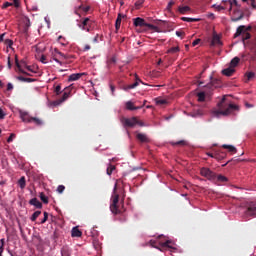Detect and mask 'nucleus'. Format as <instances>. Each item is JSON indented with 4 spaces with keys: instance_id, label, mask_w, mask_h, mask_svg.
Masks as SVG:
<instances>
[{
    "instance_id": "1",
    "label": "nucleus",
    "mask_w": 256,
    "mask_h": 256,
    "mask_svg": "<svg viewBox=\"0 0 256 256\" xmlns=\"http://www.w3.org/2000/svg\"><path fill=\"white\" fill-rule=\"evenodd\" d=\"M218 110L213 111V115L215 117H219L223 115L224 117H227V115H231V113H235V111H239V106L230 103L227 100V96H223L221 101L217 104Z\"/></svg>"
},
{
    "instance_id": "2",
    "label": "nucleus",
    "mask_w": 256,
    "mask_h": 256,
    "mask_svg": "<svg viewBox=\"0 0 256 256\" xmlns=\"http://www.w3.org/2000/svg\"><path fill=\"white\" fill-rule=\"evenodd\" d=\"M111 201L112 203L110 204V211L114 215H119L121 213V210L119 209V194H117V184H115Z\"/></svg>"
},
{
    "instance_id": "3",
    "label": "nucleus",
    "mask_w": 256,
    "mask_h": 256,
    "mask_svg": "<svg viewBox=\"0 0 256 256\" xmlns=\"http://www.w3.org/2000/svg\"><path fill=\"white\" fill-rule=\"evenodd\" d=\"M134 25L135 27H146L150 31H155L156 33H159V27L145 22V19L141 17H137L134 19Z\"/></svg>"
},
{
    "instance_id": "4",
    "label": "nucleus",
    "mask_w": 256,
    "mask_h": 256,
    "mask_svg": "<svg viewBox=\"0 0 256 256\" xmlns=\"http://www.w3.org/2000/svg\"><path fill=\"white\" fill-rule=\"evenodd\" d=\"M121 123L123 127H135V125H139L140 127H143V122L139 121L137 117L132 118H122Z\"/></svg>"
},
{
    "instance_id": "5",
    "label": "nucleus",
    "mask_w": 256,
    "mask_h": 256,
    "mask_svg": "<svg viewBox=\"0 0 256 256\" xmlns=\"http://www.w3.org/2000/svg\"><path fill=\"white\" fill-rule=\"evenodd\" d=\"M200 175L208 179V181H217V174L207 167L200 169Z\"/></svg>"
},
{
    "instance_id": "6",
    "label": "nucleus",
    "mask_w": 256,
    "mask_h": 256,
    "mask_svg": "<svg viewBox=\"0 0 256 256\" xmlns=\"http://www.w3.org/2000/svg\"><path fill=\"white\" fill-rule=\"evenodd\" d=\"M242 35V41H248V39H251V33L245 31V26L241 25L237 28L236 33L234 34V37L237 38Z\"/></svg>"
},
{
    "instance_id": "7",
    "label": "nucleus",
    "mask_w": 256,
    "mask_h": 256,
    "mask_svg": "<svg viewBox=\"0 0 256 256\" xmlns=\"http://www.w3.org/2000/svg\"><path fill=\"white\" fill-rule=\"evenodd\" d=\"M243 17H245V13H243V11H241L239 9H235L232 13L231 21L233 23H237V21H241V19H243Z\"/></svg>"
},
{
    "instance_id": "8",
    "label": "nucleus",
    "mask_w": 256,
    "mask_h": 256,
    "mask_svg": "<svg viewBox=\"0 0 256 256\" xmlns=\"http://www.w3.org/2000/svg\"><path fill=\"white\" fill-rule=\"evenodd\" d=\"M78 27L82 29V31L89 32L91 29V19L85 18L82 22L78 24Z\"/></svg>"
},
{
    "instance_id": "9",
    "label": "nucleus",
    "mask_w": 256,
    "mask_h": 256,
    "mask_svg": "<svg viewBox=\"0 0 256 256\" xmlns=\"http://www.w3.org/2000/svg\"><path fill=\"white\" fill-rule=\"evenodd\" d=\"M147 103V100H144L143 105L141 106H135L133 104V102L128 101L126 102V109H128V111H137L138 109H143V107H145V104Z\"/></svg>"
},
{
    "instance_id": "10",
    "label": "nucleus",
    "mask_w": 256,
    "mask_h": 256,
    "mask_svg": "<svg viewBox=\"0 0 256 256\" xmlns=\"http://www.w3.org/2000/svg\"><path fill=\"white\" fill-rule=\"evenodd\" d=\"M15 65L17 69H19L20 73H23L24 75H30L22 69V67H27L25 61L21 60V63H19V59L17 58V56H15Z\"/></svg>"
},
{
    "instance_id": "11",
    "label": "nucleus",
    "mask_w": 256,
    "mask_h": 256,
    "mask_svg": "<svg viewBox=\"0 0 256 256\" xmlns=\"http://www.w3.org/2000/svg\"><path fill=\"white\" fill-rule=\"evenodd\" d=\"M245 214L248 217H255L256 216V204L251 203L245 211Z\"/></svg>"
},
{
    "instance_id": "12",
    "label": "nucleus",
    "mask_w": 256,
    "mask_h": 256,
    "mask_svg": "<svg viewBox=\"0 0 256 256\" xmlns=\"http://www.w3.org/2000/svg\"><path fill=\"white\" fill-rule=\"evenodd\" d=\"M19 115H20V118L23 121V123H31L32 117L29 116V113H27V112H25L23 110H20L19 111Z\"/></svg>"
},
{
    "instance_id": "13",
    "label": "nucleus",
    "mask_w": 256,
    "mask_h": 256,
    "mask_svg": "<svg viewBox=\"0 0 256 256\" xmlns=\"http://www.w3.org/2000/svg\"><path fill=\"white\" fill-rule=\"evenodd\" d=\"M207 89H216V87H219V80L218 79H213L211 77V82L208 83L206 86H205Z\"/></svg>"
},
{
    "instance_id": "14",
    "label": "nucleus",
    "mask_w": 256,
    "mask_h": 256,
    "mask_svg": "<svg viewBox=\"0 0 256 256\" xmlns=\"http://www.w3.org/2000/svg\"><path fill=\"white\" fill-rule=\"evenodd\" d=\"M69 97H71V86L66 87L64 89V93H63V96L60 99V101H62V103H63L64 101H67V99H69Z\"/></svg>"
},
{
    "instance_id": "15",
    "label": "nucleus",
    "mask_w": 256,
    "mask_h": 256,
    "mask_svg": "<svg viewBox=\"0 0 256 256\" xmlns=\"http://www.w3.org/2000/svg\"><path fill=\"white\" fill-rule=\"evenodd\" d=\"M135 77H136L135 83L125 86L124 87L125 91H129V89H135V87H139V83H143L141 79L137 77V75Z\"/></svg>"
},
{
    "instance_id": "16",
    "label": "nucleus",
    "mask_w": 256,
    "mask_h": 256,
    "mask_svg": "<svg viewBox=\"0 0 256 256\" xmlns=\"http://www.w3.org/2000/svg\"><path fill=\"white\" fill-rule=\"evenodd\" d=\"M211 47H215V45H223V43L221 42V38L219 37V35L214 34L212 37V41H211Z\"/></svg>"
},
{
    "instance_id": "17",
    "label": "nucleus",
    "mask_w": 256,
    "mask_h": 256,
    "mask_svg": "<svg viewBox=\"0 0 256 256\" xmlns=\"http://www.w3.org/2000/svg\"><path fill=\"white\" fill-rule=\"evenodd\" d=\"M30 205H33L36 207V209H43V204L37 199V198H32L29 201Z\"/></svg>"
},
{
    "instance_id": "18",
    "label": "nucleus",
    "mask_w": 256,
    "mask_h": 256,
    "mask_svg": "<svg viewBox=\"0 0 256 256\" xmlns=\"http://www.w3.org/2000/svg\"><path fill=\"white\" fill-rule=\"evenodd\" d=\"M136 139H138L140 143H149V138L143 133H137Z\"/></svg>"
},
{
    "instance_id": "19",
    "label": "nucleus",
    "mask_w": 256,
    "mask_h": 256,
    "mask_svg": "<svg viewBox=\"0 0 256 256\" xmlns=\"http://www.w3.org/2000/svg\"><path fill=\"white\" fill-rule=\"evenodd\" d=\"M83 75H85V73H75V74H71L68 78V81H79V79H81V77H83Z\"/></svg>"
},
{
    "instance_id": "20",
    "label": "nucleus",
    "mask_w": 256,
    "mask_h": 256,
    "mask_svg": "<svg viewBox=\"0 0 256 256\" xmlns=\"http://www.w3.org/2000/svg\"><path fill=\"white\" fill-rule=\"evenodd\" d=\"M235 73V68L229 66L228 68L222 70V74H224L226 77H231Z\"/></svg>"
},
{
    "instance_id": "21",
    "label": "nucleus",
    "mask_w": 256,
    "mask_h": 256,
    "mask_svg": "<svg viewBox=\"0 0 256 256\" xmlns=\"http://www.w3.org/2000/svg\"><path fill=\"white\" fill-rule=\"evenodd\" d=\"M71 235L72 237H81L83 235V232H81V230H79V227L76 226L72 228Z\"/></svg>"
},
{
    "instance_id": "22",
    "label": "nucleus",
    "mask_w": 256,
    "mask_h": 256,
    "mask_svg": "<svg viewBox=\"0 0 256 256\" xmlns=\"http://www.w3.org/2000/svg\"><path fill=\"white\" fill-rule=\"evenodd\" d=\"M17 79H18V81H22L24 83H34V81H37V79L25 78L23 76H18Z\"/></svg>"
},
{
    "instance_id": "23",
    "label": "nucleus",
    "mask_w": 256,
    "mask_h": 256,
    "mask_svg": "<svg viewBox=\"0 0 256 256\" xmlns=\"http://www.w3.org/2000/svg\"><path fill=\"white\" fill-rule=\"evenodd\" d=\"M205 111L203 109H194L192 117H203Z\"/></svg>"
},
{
    "instance_id": "24",
    "label": "nucleus",
    "mask_w": 256,
    "mask_h": 256,
    "mask_svg": "<svg viewBox=\"0 0 256 256\" xmlns=\"http://www.w3.org/2000/svg\"><path fill=\"white\" fill-rule=\"evenodd\" d=\"M239 61H241L239 57H234L230 62V67H232V69H235V67L239 65Z\"/></svg>"
},
{
    "instance_id": "25",
    "label": "nucleus",
    "mask_w": 256,
    "mask_h": 256,
    "mask_svg": "<svg viewBox=\"0 0 256 256\" xmlns=\"http://www.w3.org/2000/svg\"><path fill=\"white\" fill-rule=\"evenodd\" d=\"M222 147L223 149H228L229 153H237V148H235L233 145L224 144Z\"/></svg>"
},
{
    "instance_id": "26",
    "label": "nucleus",
    "mask_w": 256,
    "mask_h": 256,
    "mask_svg": "<svg viewBox=\"0 0 256 256\" xmlns=\"http://www.w3.org/2000/svg\"><path fill=\"white\" fill-rule=\"evenodd\" d=\"M18 185L20 187V189H25L26 185H27V181L25 180V176H22L19 180H18Z\"/></svg>"
},
{
    "instance_id": "27",
    "label": "nucleus",
    "mask_w": 256,
    "mask_h": 256,
    "mask_svg": "<svg viewBox=\"0 0 256 256\" xmlns=\"http://www.w3.org/2000/svg\"><path fill=\"white\" fill-rule=\"evenodd\" d=\"M178 11L182 15H185L188 11H191V8L189 6H179Z\"/></svg>"
},
{
    "instance_id": "28",
    "label": "nucleus",
    "mask_w": 256,
    "mask_h": 256,
    "mask_svg": "<svg viewBox=\"0 0 256 256\" xmlns=\"http://www.w3.org/2000/svg\"><path fill=\"white\" fill-rule=\"evenodd\" d=\"M122 15L121 14H118V17L116 19V22H115V28L117 31H119V29H121V19H122Z\"/></svg>"
},
{
    "instance_id": "29",
    "label": "nucleus",
    "mask_w": 256,
    "mask_h": 256,
    "mask_svg": "<svg viewBox=\"0 0 256 256\" xmlns=\"http://www.w3.org/2000/svg\"><path fill=\"white\" fill-rule=\"evenodd\" d=\"M156 105H167V100L163 98H155Z\"/></svg>"
},
{
    "instance_id": "30",
    "label": "nucleus",
    "mask_w": 256,
    "mask_h": 256,
    "mask_svg": "<svg viewBox=\"0 0 256 256\" xmlns=\"http://www.w3.org/2000/svg\"><path fill=\"white\" fill-rule=\"evenodd\" d=\"M216 180L219 182V183H226V181H228L227 177L223 176V175H218L216 176Z\"/></svg>"
},
{
    "instance_id": "31",
    "label": "nucleus",
    "mask_w": 256,
    "mask_h": 256,
    "mask_svg": "<svg viewBox=\"0 0 256 256\" xmlns=\"http://www.w3.org/2000/svg\"><path fill=\"white\" fill-rule=\"evenodd\" d=\"M144 3H145V0H137L134 4L135 9H141Z\"/></svg>"
},
{
    "instance_id": "32",
    "label": "nucleus",
    "mask_w": 256,
    "mask_h": 256,
    "mask_svg": "<svg viewBox=\"0 0 256 256\" xmlns=\"http://www.w3.org/2000/svg\"><path fill=\"white\" fill-rule=\"evenodd\" d=\"M182 21H186L187 23H195L196 21H199V19L195 18H189V17H182Z\"/></svg>"
},
{
    "instance_id": "33",
    "label": "nucleus",
    "mask_w": 256,
    "mask_h": 256,
    "mask_svg": "<svg viewBox=\"0 0 256 256\" xmlns=\"http://www.w3.org/2000/svg\"><path fill=\"white\" fill-rule=\"evenodd\" d=\"M242 1L245 3V1H247V0H242ZM229 3H230L229 11H231V9H233V5H235L236 7H239V3H237V0H230Z\"/></svg>"
},
{
    "instance_id": "34",
    "label": "nucleus",
    "mask_w": 256,
    "mask_h": 256,
    "mask_svg": "<svg viewBox=\"0 0 256 256\" xmlns=\"http://www.w3.org/2000/svg\"><path fill=\"white\" fill-rule=\"evenodd\" d=\"M197 97H198V101H199L200 103H203V101H205V92H199V93L197 94Z\"/></svg>"
},
{
    "instance_id": "35",
    "label": "nucleus",
    "mask_w": 256,
    "mask_h": 256,
    "mask_svg": "<svg viewBox=\"0 0 256 256\" xmlns=\"http://www.w3.org/2000/svg\"><path fill=\"white\" fill-rule=\"evenodd\" d=\"M113 171H115V166L109 164V166L107 167V170H106L107 175H112Z\"/></svg>"
},
{
    "instance_id": "36",
    "label": "nucleus",
    "mask_w": 256,
    "mask_h": 256,
    "mask_svg": "<svg viewBox=\"0 0 256 256\" xmlns=\"http://www.w3.org/2000/svg\"><path fill=\"white\" fill-rule=\"evenodd\" d=\"M39 215H41V211L38 210V211L34 212L30 218L31 221H37V218L39 217Z\"/></svg>"
},
{
    "instance_id": "37",
    "label": "nucleus",
    "mask_w": 256,
    "mask_h": 256,
    "mask_svg": "<svg viewBox=\"0 0 256 256\" xmlns=\"http://www.w3.org/2000/svg\"><path fill=\"white\" fill-rule=\"evenodd\" d=\"M40 199L43 201L46 205L49 203V198L45 195V193H40Z\"/></svg>"
},
{
    "instance_id": "38",
    "label": "nucleus",
    "mask_w": 256,
    "mask_h": 256,
    "mask_svg": "<svg viewBox=\"0 0 256 256\" xmlns=\"http://www.w3.org/2000/svg\"><path fill=\"white\" fill-rule=\"evenodd\" d=\"M31 123H35V125H43V121H41V119L35 118V117L31 118Z\"/></svg>"
},
{
    "instance_id": "39",
    "label": "nucleus",
    "mask_w": 256,
    "mask_h": 256,
    "mask_svg": "<svg viewBox=\"0 0 256 256\" xmlns=\"http://www.w3.org/2000/svg\"><path fill=\"white\" fill-rule=\"evenodd\" d=\"M179 51H180L179 46H176L168 49L167 53L175 54V53H179Z\"/></svg>"
},
{
    "instance_id": "40",
    "label": "nucleus",
    "mask_w": 256,
    "mask_h": 256,
    "mask_svg": "<svg viewBox=\"0 0 256 256\" xmlns=\"http://www.w3.org/2000/svg\"><path fill=\"white\" fill-rule=\"evenodd\" d=\"M61 103H63V101H61V99L60 100H56V101L51 102L50 106L51 107H57V106L61 105Z\"/></svg>"
},
{
    "instance_id": "41",
    "label": "nucleus",
    "mask_w": 256,
    "mask_h": 256,
    "mask_svg": "<svg viewBox=\"0 0 256 256\" xmlns=\"http://www.w3.org/2000/svg\"><path fill=\"white\" fill-rule=\"evenodd\" d=\"M4 43H5V45L7 46V47H13V40H11V39H6L5 41H4Z\"/></svg>"
},
{
    "instance_id": "42",
    "label": "nucleus",
    "mask_w": 256,
    "mask_h": 256,
    "mask_svg": "<svg viewBox=\"0 0 256 256\" xmlns=\"http://www.w3.org/2000/svg\"><path fill=\"white\" fill-rule=\"evenodd\" d=\"M117 63V58L114 56L108 60V65H115Z\"/></svg>"
},
{
    "instance_id": "43",
    "label": "nucleus",
    "mask_w": 256,
    "mask_h": 256,
    "mask_svg": "<svg viewBox=\"0 0 256 256\" xmlns=\"http://www.w3.org/2000/svg\"><path fill=\"white\" fill-rule=\"evenodd\" d=\"M246 77H247L248 81H251V79H253V77H255V73L248 72V73H246Z\"/></svg>"
},
{
    "instance_id": "44",
    "label": "nucleus",
    "mask_w": 256,
    "mask_h": 256,
    "mask_svg": "<svg viewBox=\"0 0 256 256\" xmlns=\"http://www.w3.org/2000/svg\"><path fill=\"white\" fill-rule=\"evenodd\" d=\"M47 219H49V213L44 212V218L41 221V224L43 225V223H47Z\"/></svg>"
},
{
    "instance_id": "45",
    "label": "nucleus",
    "mask_w": 256,
    "mask_h": 256,
    "mask_svg": "<svg viewBox=\"0 0 256 256\" xmlns=\"http://www.w3.org/2000/svg\"><path fill=\"white\" fill-rule=\"evenodd\" d=\"M54 93H56V95H61V85L55 87Z\"/></svg>"
},
{
    "instance_id": "46",
    "label": "nucleus",
    "mask_w": 256,
    "mask_h": 256,
    "mask_svg": "<svg viewBox=\"0 0 256 256\" xmlns=\"http://www.w3.org/2000/svg\"><path fill=\"white\" fill-rule=\"evenodd\" d=\"M57 191H58V193H63V191H65V186L64 185H59L57 187Z\"/></svg>"
},
{
    "instance_id": "47",
    "label": "nucleus",
    "mask_w": 256,
    "mask_h": 256,
    "mask_svg": "<svg viewBox=\"0 0 256 256\" xmlns=\"http://www.w3.org/2000/svg\"><path fill=\"white\" fill-rule=\"evenodd\" d=\"M201 43V39H196L192 42V47H196V45H199Z\"/></svg>"
},
{
    "instance_id": "48",
    "label": "nucleus",
    "mask_w": 256,
    "mask_h": 256,
    "mask_svg": "<svg viewBox=\"0 0 256 256\" xmlns=\"http://www.w3.org/2000/svg\"><path fill=\"white\" fill-rule=\"evenodd\" d=\"M213 7H215V9H217V11H224L225 7L221 6V5H213Z\"/></svg>"
},
{
    "instance_id": "49",
    "label": "nucleus",
    "mask_w": 256,
    "mask_h": 256,
    "mask_svg": "<svg viewBox=\"0 0 256 256\" xmlns=\"http://www.w3.org/2000/svg\"><path fill=\"white\" fill-rule=\"evenodd\" d=\"M175 5V2L174 1H170L167 5V10L168 11H171V7H173Z\"/></svg>"
},
{
    "instance_id": "50",
    "label": "nucleus",
    "mask_w": 256,
    "mask_h": 256,
    "mask_svg": "<svg viewBox=\"0 0 256 256\" xmlns=\"http://www.w3.org/2000/svg\"><path fill=\"white\" fill-rule=\"evenodd\" d=\"M40 61H41V63L46 64V63H47V56L42 55V56L40 57Z\"/></svg>"
},
{
    "instance_id": "51",
    "label": "nucleus",
    "mask_w": 256,
    "mask_h": 256,
    "mask_svg": "<svg viewBox=\"0 0 256 256\" xmlns=\"http://www.w3.org/2000/svg\"><path fill=\"white\" fill-rule=\"evenodd\" d=\"M13 139H15V134H11L8 139H7V143H11L13 141Z\"/></svg>"
},
{
    "instance_id": "52",
    "label": "nucleus",
    "mask_w": 256,
    "mask_h": 256,
    "mask_svg": "<svg viewBox=\"0 0 256 256\" xmlns=\"http://www.w3.org/2000/svg\"><path fill=\"white\" fill-rule=\"evenodd\" d=\"M177 37H183L185 35V32L183 31H176Z\"/></svg>"
},
{
    "instance_id": "53",
    "label": "nucleus",
    "mask_w": 256,
    "mask_h": 256,
    "mask_svg": "<svg viewBox=\"0 0 256 256\" xmlns=\"http://www.w3.org/2000/svg\"><path fill=\"white\" fill-rule=\"evenodd\" d=\"M7 91H13V84L11 83L7 84Z\"/></svg>"
},
{
    "instance_id": "54",
    "label": "nucleus",
    "mask_w": 256,
    "mask_h": 256,
    "mask_svg": "<svg viewBox=\"0 0 256 256\" xmlns=\"http://www.w3.org/2000/svg\"><path fill=\"white\" fill-rule=\"evenodd\" d=\"M0 119H5V112L0 108Z\"/></svg>"
},
{
    "instance_id": "55",
    "label": "nucleus",
    "mask_w": 256,
    "mask_h": 256,
    "mask_svg": "<svg viewBox=\"0 0 256 256\" xmlns=\"http://www.w3.org/2000/svg\"><path fill=\"white\" fill-rule=\"evenodd\" d=\"M208 157H212V158H214V159H219V155H217V154H211V153H208Z\"/></svg>"
},
{
    "instance_id": "56",
    "label": "nucleus",
    "mask_w": 256,
    "mask_h": 256,
    "mask_svg": "<svg viewBox=\"0 0 256 256\" xmlns=\"http://www.w3.org/2000/svg\"><path fill=\"white\" fill-rule=\"evenodd\" d=\"M93 43H99V34L94 37Z\"/></svg>"
},
{
    "instance_id": "57",
    "label": "nucleus",
    "mask_w": 256,
    "mask_h": 256,
    "mask_svg": "<svg viewBox=\"0 0 256 256\" xmlns=\"http://www.w3.org/2000/svg\"><path fill=\"white\" fill-rule=\"evenodd\" d=\"M0 243H1L0 247H2V249H4V247H5V239L2 238V239L0 240Z\"/></svg>"
},
{
    "instance_id": "58",
    "label": "nucleus",
    "mask_w": 256,
    "mask_h": 256,
    "mask_svg": "<svg viewBox=\"0 0 256 256\" xmlns=\"http://www.w3.org/2000/svg\"><path fill=\"white\" fill-rule=\"evenodd\" d=\"M90 49H91V46H90L89 44H86V45L84 46L83 51H89Z\"/></svg>"
},
{
    "instance_id": "59",
    "label": "nucleus",
    "mask_w": 256,
    "mask_h": 256,
    "mask_svg": "<svg viewBox=\"0 0 256 256\" xmlns=\"http://www.w3.org/2000/svg\"><path fill=\"white\" fill-rule=\"evenodd\" d=\"M170 243L171 241L167 240L166 242L163 243V247H171L169 246Z\"/></svg>"
},
{
    "instance_id": "60",
    "label": "nucleus",
    "mask_w": 256,
    "mask_h": 256,
    "mask_svg": "<svg viewBox=\"0 0 256 256\" xmlns=\"http://www.w3.org/2000/svg\"><path fill=\"white\" fill-rule=\"evenodd\" d=\"M174 145H185V141H183V140L178 141Z\"/></svg>"
},
{
    "instance_id": "61",
    "label": "nucleus",
    "mask_w": 256,
    "mask_h": 256,
    "mask_svg": "<svg viewBox=\"0 0 256 256\" xmlns=\"http://www.w3.org/2000/svg\"><path fill=\"white\" fill-rule=\"evenodd\" d=\"M11 67H12V64H11V57L8 56V68L11 69Z\"/></svg>"
},
{
    "instance_id": "62",
    "label": "nucleus",
    "mask_w": 256,
    "mask_h": 256,
    "mask_svg": "<svg viewBox=\"0 0 256 256\" xmlns=\"http://www.w3.org/2000/svg\"><path fill=\"white\" fill-rule=\"evenodd\" d=\"M14 6L19 7V0H13Z\"/></svg>"
},
{
    "instance_id": "63",
    "label": "nucleus",
    "mask_w": 256,
    "mask_h": 256,
    "mask_svg": "<svg viewBox=\"0 0 256 256\" xmlns=\"http://www.w3.org/2000/svg\"><path fill=\"white\" fill-rule=\"evenodd\" d=\"M7 7H11V3L9 2L4 3V9H7Z\"/></svg>"
},
{
    "instance_id": "64",
    "label": "nucleus",
    "mask_w": 256,
    "mask_h": 256,
    "mask_svg": "<svg viewBox=\"0 0 256 256\" xmlns=\"http://www.w3.org/2000/svg\"><path fill=\"white\" fill-rule=\"evenodd\" d=\"M110 89H111V92H112V95H113V93H115V86L110 85Z\"/></svg>"
}]
</instances>
